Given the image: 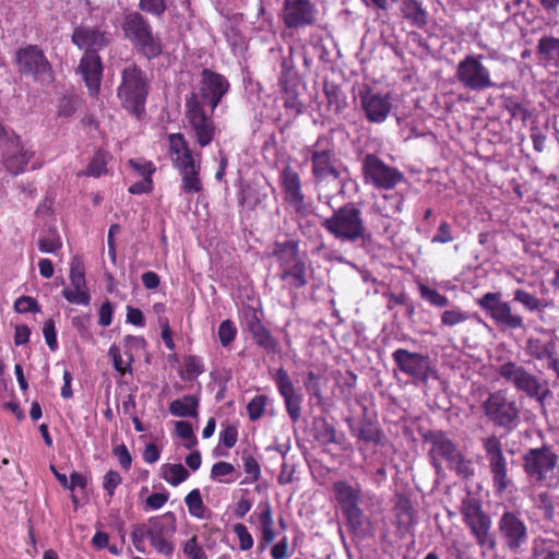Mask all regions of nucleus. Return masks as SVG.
I'll return each mask as SVG.
<instances>
[{
    "instance_id": "1",
    "label": "nucleus",
    "mask_w": 559,
    "mask_h": 559,
    "mask_svg": "<svg viewBox=\"0 0 559 559\" xmlns=\"http://www.w3.org/2000/svg\"><path fill=\"white\" fill-rule=\"evenodd\" d=\"M311 162V174L318 189L338 190L342 187V162L337 158L334 144L326 136H319L306 148Z\"/></svg>"
},
{
    "instance_id": "2",
    "label": "nucleus",
    "mask_w": 559,
    "mask_h": 559,
    "mask_svg": "<svg viewBox=\"0 0 559 559\" xmlns=\"http://www.w3.org/2000/svg\"><path fill=\"white\" fill-rule=\"evenodd\" d=\"M176 527L175 514L166 512L160 516L150 518L146 523L133 525L131 540L139 552H145V538H148L157 552L171 556L175 550L173 536Z\"/></svg>"
},
{
    "instance_id": "3",
    "label": "nucleus",
    "mask_w": 559,
    "mask_h": 559,
    "mask_svg": "<svg viewBox=\"0 0 559 559\" xmlns=\"http://www.w3.org/2000/svg\"><path fill=\"white\" fill-rule=\"evenodd\" d=\"M148 90L147 75L139 66L130 63L121 71L117 96L122 107L138 118L145 111Z\"/></svg>"
},
{
    "instance_id": "4",
    "label": "nucleus",
    "mask_w": 559,
    "mask_h": 559,
    "mask_svg": "<svg viewBox=\"0 0 559 559\" xmlns=\"http://www.w3.org/2000/svg\"><path fill=\"white\" fill-rule=\"evenodd\" d=\"M213 112L205 111L204 104L195 92L186 96L185 118L191 136L201 146L210 145L215 139L218 130L213 120Z\"/></svg>"
},
{
    "instance_id": "5",
    "label": "nucleus",
    "mask_w": 559,
    "mask_h": 559,
    "mask_svg": "<svg viewBox=\"0 0 559 559\" xmlns=\"http://www.w3.org/2000/svg\"><path fill=\"white\" fill-rule=\"evenodd\" d=\"M121 27L124 37L147 59L162 53L163 45L159 37L153 34L150 22L141 13H127Z\"/></svg>"
},
{
    "instance_id": "6",
    "label": "nucleus",
    "mask_w": 559,
    "mask_h": 559,
    "mask_svg": "<svg viewBox=\"0 0 559 559\" xmlns=\"http://www.w3.org/2000/svg\"><path fill=\"white\" fill-rule=\"evenodd\" d=\"M321 225L329 234L341 241L356 242L362 240L366 228L360 211L353 203H347L324 218Z\"/></svg>"
},
{
    "instance_id": "7",
    "label": "nucleus",
    "mask_w": 559,
    "mask_h": 559,
    "mask_svg": "<svg viewBox=\"0 0 559 559\" xmlns=\"http://www.w3.org/2000/svg\"><path fill=\"white\" fill-rule=\"evenodd\" d=\"M522 460L523 471L528 478L548 488L557 485L554 471L558 465L559 455L551 445L543 444L539 448H531L524 453Z\"/></svg>"
},
{
    "instance_id": "8",
    "label": "nucleus",
    "mask_w": 559,
    "mask_h": 559,
    "mask_svg": "<svg viewBox=\"0 0 559 559\" xmlns=\"http://www.w3.org/2000/svg\"><path fill=\"white\" fill-rule=\"evenodd\" d=\"M461 513L477 545L493 551L498 546L497 535L496 532H492L491 519L483 511L480 502L474 498L463 500Z\"/></svg>"
},
{
    "instance_id": "9",
    "label": "nucleus",
    "mask_w": 559,
    "mask_h": 559,
    "mask_svg": "<svg viewBox=\"0 0 559 559\" xmlns=\"http://www.w3.org/2000/svg\"><path fill=\"white\" fill-rule=\"evenodd\" d=\"M483 411L487 419L495 426L513 431L521 421V411L515 401H510L503 391L490 393L483 403Z\"/></svg>"
},
{
    "instance_id": "10",
    "label": "nucleus",
    "mask_w": 559,
    "mask_h": 559,
    "mask_svg": "<svg viewBox=\"0 0 559 559\" xmlns=\"http://www.w3.org/2000/svg\"><path fill=\"white\" fill-rule=\"evenodd\" d=\"M488 469L491 475L492 486L497 493L502 495L512 486L509 475V463L503 452L501 440L492 435L481 440Z\"/></svg>"
},
{
    "instance_id": "11",
    "label": "nucleus",
    "mask_w": 559,
    "mask_h": 559,
    "mask_svg": "<svg viewBox=\"0 0 559 559\" xmlns=\"http://www.w3.org/2000/svg\"><path fill=\"white\" fill-rule=\"evenodd\" d=\"M496 535L503 547L514 555L522 554L530 539L525 521L518 512L510 510L500 515Z\"/></svg>"
},
{
    "instance_id": "12",
    "label": "nucleus",
    "mask_w": 559,
    "mask_h": 559,
    "mask_svg": "<svg viewBox=\"0 0 559 559\" xmlns=\"http://www.w3.org/2000/svg\"><path fill=\"white\" fill-rule=\"evenodd\" d=\"M16 64L21 74L31 75L34 81L43 85L53 81L51 64L44 51L35 45H28L16 51Z\"/></svg>"
},
{
    "instance_id": "13",
    "label": "nucleus",
    "mask_w": 559,
    "mask_h": 559,
    "mask_svg": "<svg viewBox=\"0 0 559 559\" xmlns=\"http://www.w3.org/2000/svg\"><path fill=\"white\" fill-rule=\"evenodd\" d=\"M477 305L498 325L510 330L524 328L523 317L513 313L510 302L502 300L500 292L486 293L477 299Z\"/></svg>"
},
{
    "instance_id": "14",
    "label": "nucleus",
    "mask_w": 559,
    "mask_h": 559,
    "mask_svg": "<svg viewBox=\"0 0 559 559\" xmlns=\"http://www.w3.org/2000/svg\"><path fill=\"white\" fill-rule=\"evenodd\" d=\"M498 373L506 381L512 383L518 391L525 393L531 399H536L542 404L550 393L548 389L539 393L542 389L539 379L516 362L508 361L502 364L499 367Z\"/></svg>"
},
{
    "instance_id": "15",
    "label": "nucleus",
    "mask_w": 559,
    "mask_h": 559,
    "mask_svg": "<svg viewBox=\"0 0 559 559\" xmlns=\"http://www.w3.org/2000/svg\"><path fill=\"white\" fill-rule=\"evenodd\" d=\"M333 490L335 499L340 504L343 514L352 530L362 531L365 516L358 507L360 500V490L347 481L338 480L334 483Z\"/></svg>"
},
{
    "instance_id": "16",
    "label": "nucleus",
    "mask_w": 559,
    "mask_h": 559,
    "mask_svg": "<svg viewBox=\"0 0 559 559\" xmlns=\"http://www.w3.org/2000/svg\"><path fill=\"white\" fill-rule=\"evenodd\" d=\"M483 55L466 56L457 64L456 78L466 88L483 91L495 86L489 70L481 63Z\"/></svg>"
},
{
    "instance_id": "17",
    "label": "nucleus",
    "mask_w": 559,
    "mask_h": 559,
    "mask_svg": "<svg viewBox=\"0 0 559 559\" xmlns=\"http://www.w3.org/2000/svg\"><path fill=\"white\" fill-rule=\"evenodd\" d=\"M230 84L221 73L210 69H203L201 72L200 88L198 96L203 104L207 103L211 111H214L223 97L228 93Z\"/></svg>"
},
{
    "instance_id": "18",
    "label": "nucleus",
    "mask_w": 559,
    "mask_h": 559,
    "mask_svg": "<svg viewBox=\"0 0 559 559\" xmlns=\"http://www.w3.org/2000/svg\"><path fill=\"white\" fill-rule=\"evenodd\" d=\"M70 286L62 290L64 299L74 305L88 306L91 295L85 280V269L82 260L74 257L70 263Z\"/></svg>"
},
{
    "instance_id": "19",
    "label": "nucleus",
    "mask_w": 559,
    "mask_h": 559,
    "mask_svg": "<svg viewBox=\"0 0 559 559\" xmlns=\"http://www.w3.org/2000/svg\"><path fill=\"white\" fill-rule=\"evenodd\" d=\"M318 10L310 0H285L283 21L288 28L311 26L317 22Z\"/></svg>"
},
{
    "instance_id": "20",
    "label": "nucleus",
    "mask_w": 559,
    "mask_h": 559,
    "mask_svg": "<svg viewBox=\"0 0 559 559\" xmlns=\"http://www.w3.org/2000/svg\"><path fill=\"white\" fill-rule=\"evenodd\" d=\"M393 359L401 371L424 383L428 381L429 374L432 372L428 356L397 349L393 353Z\"/></svg>"
},
{
    "instance_id": "21",
    "label": "nucleus",
    "mask_w": 559,
    "mask_h": 559,
    "mask_svg": "<svg viewBox=\"0 0 559 559\" xmlns=\"http://www.w3.org/2000/svg\"><path fill=\"white\" fill-rule=\"evenodd\" d=\"M424 439L431 444L429 456L432 466L438 473L442 468L438 456L444 459L449 465L461 453L457 445L442 430L428 431Z\"/></svg>"
},
{
    "instance_id": "22",
    "label": "nucleus",
    "mask_w": 559,
    "mask_h": 559,
    "mask_svg": "<svg viewBox=\"0 0 559 559\" xmlns=\"http://www.w3.org/2000/svg\"><path fill=\"white\" fill-rule=\"evenodd\" d=\"M276 388L284 399L285 408L294 423H297L301 415L302 395L295 388L288 372L284 368H278L274 376Z\"/></svg>"
},
{
    "instance_id": "23",
    "label": "nucleus",
    "mask_w": 559,
    "mask_h": 559,
    "mask_svg": "<svg viewBox=\"0 0 559 559\" xmlns=\"http://www.w3.org/2000/svg\"><path fill=\"white\" fill-rule=\"evenodd\" d=\"M280 180L285 192V200L297 213H306L307 204L301 191V179L298 173L290 166H286L281 171Z\"/></svg>"
},
{
    "instance_id": "24",
    "label": "nucleus",
    "mask_w": 559,
    "mask_h": 559,
    "mask_svg": "<svg viewBox=\"0 0 559 559\" xmlns=\"http://www.w3.org/2000/svg\"><path fill=\"white\" fill-rule=\"evenodd\" d=\"M392 512L394 516V524L396 525L400 534L404 535L408 533L416 523V511L411 501V493L407 490L395 492Z\"/></svg>"
},
{
    "instance_id": "25",
    "label": "nucleus",
    "mask_w": 559,
    "mask_h": 559,
    "mask_svg": "<svg viewBox=\"0 0 559 559\" xmlns=\"http://www.w3.org/2000/svg\"><path fill=\"white\" fill-rule=\"evenodd\" d=\"M72 41L80 49H85L86 52L97 53L109 44L110 38L108 33L98 28L80 26L73 31Z\"/></svg>"
},
{
    "instance_id": "26",
    "label": "nucleus",
    "mask_w": 559,
    "mask_h": 559,
    "mask_svg": "<svg viewBox=\"0 0 559 559\" xmlns=\"http://www.w3.org/2000/svg\"><path fill=\"white\" fill-rule=\"evenodd\" d=\"M80 70L90 94L93 96L97 95L103 74L100 57L94 52H85L80 62Z\"/></svg>"
},
{
    "instance_id": "27",
    "label": "nucleus",
    "mask_w": 559,
    "mask_h": 559,
    "mask_svg": "<svg viewBox=\"0 0 559 559\" xmlns=\"http://www.w3.org/2000/svg\"><path fill=\"white\" fill-rule=\"evenodd\" d=\"M169 155L174 167L177 170L195 165L199 162L194 159L189 144L182 133H171L168 135Z\"/></svg>"
},
{
    "instance_id": "28",
    "label": "nucleus",
    "mask_w": 559,
    "mask_h": 559,
    "mask_svg": "<svg viewBox=\"0 0 559 559\" xmlns=\"http://www.w3.org/2000/svg\"><path fill=\"white\" fill-rule=\"evenodd\" d=\"M5 146L8 147L3 157L4 167L13 175L23 173L32 157V153L22 146L20 139L14 134H12V139Z\"/></svg>"
},
{
    "instance_id": "29",
    "label": "nucleus",
    "mask_w": 559,
    "mask_h": 559,
    "mask_svg": "<svg viewBox=\"0 0 559 559\" xmlns=\"http://www.w3.org/2000/svg\"><path fill=\"white\" fill-rule=\"evenodd\" d=\"M360 103L369 121H384V97L379 92H374L371 88L361 91Z\"/></svg>"
},
{
    "instance_id": "30",
    "label": "nucleus",
    "mask_w": 559,
    "mask_h": 559,
    "mask_svg": "<svg viewBox=\"0 0 559 559\" xmlns=\"http://www.w3.org/2000/svg\"><path fill=\"white\" fill-rule=\"evenodd\" d=\"M536 53L543 64L559 68V38L543 36L537 43Z\"/></svg>"
},
{
    "instance_id": "31",
    "label": "nucleus",
    "mask_w": 559,
    "mask_h": 559,
    "mask_svg": "<svg viewBox=\"0 0 559 559\" xmlns=\"http://www.w3.org/2000/svg\"><path fill=\"white\" fill-rule=\"evenodd\" d=\"M248 330L257 345L263 347L269 353L275 354L278 352L277 341L255 316L248 322Z\"/></svg>"
},
{
    "instance_id": "32",
    "label": "nucleus",
    "mask_w": 559,
    "mask_h": 559,
    "mask_svg": "<svg viewBox=\"0 0 559 559\" xmlns=\"http://www.w3.org/2000/svg\"><path fill=\"white\" fill-rule=\"evenodd\" d=\"M271 255L276 258L280 265V270L288 267L293 263L302 260L299 257L298 243L294 240L275 242L273 245Z\"/></svg>"
},
{
    "instance_id": "33",
    "label": "nucleus",
    "mask_w": 559,
    "mask_h": 559,
    "mask_svg": "<svg viewBox=\"0 0 559 559\" xmlns=\"http://www.w3.org/2000/svg\"><path fill=\"white\" fill-rule=\"evenodd\" d=\"M364 176L367 183L384 187V163L376 155L368 154L364 159Z\"/></svg>"
},
{
    "instance_id": "34",
    "label": "nucleus",
    "mask_w": 559,
    "mask_h": 559,
    "mask_svg": "<svg viewBox=\"0 0 559 559\" xmlns=\"http://www.w3.org/2000/svg\"><path fill=\"white\" fill-rule=\"evenodd\" d=\"M280 277L292 289H300L307 285L306 263L300 260L281 270Z\"/></svg>"
},
{
    "instance_id": "35",
    "label": "nucleus",
    "mask_w": 559,
    "mask_h": 559,
    "mask_svg": "<svg viewBox=\"0 0 559 559\" xmlns=\"http://www.w3.org/2000/svg\"><path fill=\"white\" fill-rule=\"evenodd\" d=\"M179 171L181 177V191L185 194H195L203 190L202 180L200 177L201 164L191 165L182 168Z\"/></svg>"
},
{
    "instance_id": "36",
    "label": "nucleus",
    "mask_w": 559,
    "mask_h": 559,
    "mask_svg": "<svg viewBox=\"0 0 559 559\" xmlns=\"http://www.w3.org/2000/svg\"><path fill=\"white\" fill-rule=\"evenodd\" d=\"M199 399L194 395H185L182 399L169 404V412L177 417H197Z\"/></svg>"
},
{
    "instance_id": "37",
    "label": "nucleus",
    "mask_w": 559,
    "mask_h": 559,
    "mask_svg": "<svg viewBox=\"0 0 559 559\" xmlns=\"http://www.w3.org/2000/svg\"><path fill=\"white\" fill-rule=\"evenodd\" d=\"M525 350L527 355L537 360L551 358V355L556 354V342L550 340L549 342L544 343L539 338L531 337L526 342Z\"/></svg>"
},
{
    "instance_id": "38",
    "label": "nucleus",
    "mask_w": 559,
    "mask_h": 559,
    "mask_svg": "<svg viewBox=\"0 0 559 559\" xmlns=\"http://www.w3.org/2000/svg\"><path fill=\"white\" fill-rule=\"evenodd\" d=\"M403 16L417 26L427 24V12L416 0H404L401 4Z\"/></svg>"
},
{
    "instance_id": "39",
    "label": "nucleus",
    "mask_w": 559,
    "mask_h": 559,
    "mask_svg": "<svg viewBox=\"0 0 559 559\" xmlns=\"http://www.w3.org/2000/svg\"><path fill=\"white\" fill-rule=\"evenodd\" d=\"M189 513L200 520L209 518V509L204 506L199 489L191 490L185 498Z\"/></svg>"
},
{
    "instance_id": "40",
    "label": "nucleus",
    "mask_w": 559,
    "mask_h": 559,
    "mask_svg": "<svg viewBox=\"0 0 559 559\" xmlns=\"http://www.w3.org/2000/svg\"><path fill=\"white\" fill-rule=\"evenodd\" d=\"M162 477L173 486H178L189 477V472L182 464H165L162 466Z\"/></svg>"
},
{
    "instance_id": "41",
    "label": "nucleus",
    "mask_w": 559,
    "mask_h": 559,
    "mask_svg": "<svg viewBox=\"0 0 559 559\" xmlns=\"http://www.w3.org/2000/svg\"><path fill=\"white\" fill-rule=\"evenodd\" d=\"M449 467L463 479H469L475 474L472 460L466 459L462 452L449 464Z\"/></svg>"
},
{
    "instance_id": "42",
    "label": "nucleus",
    "mask_w": 559,
    "mask_h": 559,
    "mask_svg": "<svg viewBox=\"0 0 559 559\" xmlns=\"http://www.w3.org/2000/svg\"><path fill=\"white\" fill-rule=\"evenodd\" d=\"M269 403V397L263 394L255 395L247 404V413L251 421L259 420L264 414Z\"/></svg>"
},
{
    "instance_id": "43",
    "label": "nucleus",
    "mask_w": 559,
    "mask_h": 559,
    "mask_svg": "<svg viewBox=\"0 0 559 559\" xmlns=\"http://www.w3.org/2000/svg\"><path fill=\"white\" fill-rule=\"evenodd\" d=\"M513 300L520 302L530 311H539L544 308L540 299L524 289H516L513 294Z\"/></svg>"
},
{
    "instance_id": "44",
    "label": "nucleus",
    "mask_w": 559,
    "mask_h": 559,
    "mask_svg": "<svg viewBox=\"0 0 559 559\" xmlns=\"http://www.w3.org/2000/svg\"><path fill=\"white\" fill-rule=\"evenodd\" d=\"M79 98L72 95H63L58 102V117L68 119L74 115Z\"/></svg>"
},
{
    "instance_id": "45",
    "label": "nucleus",
    "mask_w": 559,
    "mask_h": 559,
    "mask_svg": "<svg viewBox=\"0 0 559 559\" xmlns=\"http://www.w3.org/2000/svg\"><path fill=\"white\" fill-rule=\"evenodd\" d=\"M217 335L222 346H229L237 335L235 323L231 320H224L218 326Z\"/></svg>"
},
{
    "instance_id": "46",
    "label": "nucleus",
    "mask_w": 559,
    "mask_h": 559,
    "mask_svg": "<svg viewBox=\"0 0 559 559\" xmlns=\"http://www.w3.org/2000/svg\"><path fill=\"white\" fill-rule=\"evenodd\" d=\"M280 85L284 94L283 97L285 107L300 111L301 103L298 98L296 90L294 87H290L288 85V82H286L284 79L280 80Z\"/></svg>"
},
{
    "instance_id": "47",
    "label": "nucleus",
    "mask_w": 559,
    "mask_h": 559,
    "mask_svg": "<svg viewBox=\"0 0 559 559\" xmlns=\"http://www.w3.org/2000/svg\"><path fill=\"white\" fill-rule=\"evenodd\" d=\"M108 155L104 152H98L95 154L93 159L91 160L85 175L92 177H99L106 173Z\"/></svg>"
},
{
    "instance_id": "48",
    "label": "nucleus",
    "mask_w": 559,
    "mask_h": 559,
    "mask_svg": "<svg viewBox=\"0 0 559 559\" xmlns=\"http://www.w3.org/2000/svg\"><path fill=\"white\" fill-rule=\"evenodd\" d=\"M182 550L188 559H207L205 551L198 543L197 536H192L190 539H188L183 544Z\"/></svg>"
},
{
    "instance_id": "49",
    "label": "nucleus",
    "mask_w": 559,
    "mask_h": 559,
    "mask_svg": "<svg viewBox=\"0 0 559 559\" xmlns=\"http://www.w3.org/2000/svg\"><path fill=\"white\" fill-rule=\"evenodd\" d=\"M419 289L421 297L427 299L431 305L440 308L448 306L449 299L447 296L441 295L438 290L431 289L425 285H420Z\"/></svg>"
},
{
    "instance_id": "50",
    "label": "nucleus",
    "mask_w": 559,
    "mask_h": 559,
    "mask_svg": "<svg viewBox=\"0 0 559 559\" xmlns=\"http://www.w3.org/2000/svg\"><path fill=\"white\" fill-rule=\"evenodd\" d=\"M234 533L239 540V548L241 550H249L253 546V537L248 531L247 526L242 523H237L233 527Z\"/></svg>"
},
{
    "instance_id": "51",
    "label": "nucleus",
    "mask_w": 559,
    "mask_h": 559,
    "mask_svg": "<svg viewBox=\"0 0 559 559\" xmlns=\"http://www.w3.org/2000/svg\"><path fill=\"white\" fill-rule=\"evenodd\" d=\"M176 431H177V435L187 441V443L185 444L186 448L190 449L192 447L195 445L197 443V438L193 433V429H192V426L190 423L188 421H177L176 423Z\"/></svg>"
},
{
    "instance_id": "52",
    "label": "nucleus",
    "mask_w": 559,
    "mask_h": 559,
    "mask_svg": "<svg viewBox=\"0 0 559 559\" xmlns=\"http://www.w3.org/2000/svg\"><path fill=\"white\" fill-rule=\"evenodd\" d=\"M506 109L509 111L512 118H518L523 122L532 117V111L527 107L514 100H509L506 104Z\"/></svg>"
},
{
    "instance_id": "53",
    "label": "nucleus",
    "mask_w": 559,
    "mask_h": 559,
    "mask_svg": "<svg viewBox=\"0 0 559 559\" xmlns=\"http://www.w3.org/2000/svg\"><path fill=\"white\" fill-rule=\"evenodd\" d=\"M139 8L146 13L162 16L167 7L165 0H140Z\"/></svg>"
},
{
    "instance_id": "54",
    "label": "nucleus",
    "mask_w": 559,
    "mask_h": 559,
    "mask_svg": "<svg viewBox=\"0 0 559 559\" xmlns=\"http://www.w3.org/2000/svg\"><path fill=\"white\" fill-rule=\"evenodd\" d=\"M243 469L250 481H257L261 477V467L258 461L250 454L242 455Z\"/></svg>"
},
{
    "instance_id": "55",
    "label": "nucleus",
    "mask_w": 559,
    "mask_h": 559,
    "mask_svg": "<svg viewBox=\"0 0 559 559\" xmlns=\"http://www.w3.org/2000/svg\"><path fill=\"white\" fill-rule=\"evenodd\" d=\"M305 388L307 392L317 399L322 397L321 377L320 374L309 371L305 380Z\"/></svg>"
},
{
    "instance_id": "56",
    "label": "nucleus",
    "mask_w": 559,
    "mask_h": 559,
    "mask_svg": "<svg viewBox=\"0 0 559 559\" xmlns=\"http://www.w3.org/2000/svg\"><path fill=\"white\" fill-rule=\"evenodd\" d=\"M62 243L59 236L52 234L46 237H41L38 240V249L44 253H56Z\"/></svg>"
},
{
    "instance_id": "57",
    "label": "nucleus",
    "mask_w": 559,
    "mask_h": 559,
    "mask_svg": "<svg viewBox=\"0 0 559 559\" xmlns=\"http://www.w3.org/2000/svg\"><path fill=\"white\" fill-rule=\"evenodd\" d=\"M108 355L112 359V364L115 369L121 374H126L127 372L131 371L130 364L126 362L120 354V349L116 345H111Z\"/></svg>"
},
{
    "instance_id": "58",
    "label": "nucleus",
    "mask_w": 559,
    "mask_h": 559,
    "mask_svg": "<svg viewBox=\"0 0 559 559\" xmlns=\"http://www.w3.org/2000/svg\"><path fill=\"white\" fill-rule=\"evenodd\" d=\"M467 318L468 316L459 309L445 310L441 314V323L447 326H453L466 321Z\"/></svg>"
},
{
    "instance_id": "59",
    "label": "nucleus",
    "mask_w": 559,
    "mask_h": 559,
    "mask_svg": "<svg viewBox=\"0 0 559 559\" xmlns=\"http://www.w3.org/2000/svg\"><path fill=\"white\" fill-rule=\"evenodd\" d=\"M122 478L117 471H109L104 476L103 487L111 498L115 489L121 484Z\"/></svg>"
},
{
    "instance_id": "60",
    "label": "nucleus",
    "mask_w": 559,
    "mask_h": 559,
    "mask_svg": "<svg viewBox=\"0 0 559 559\" xmlns=\"http://www.w3.org/2000/svg\"><path fill=\"white\" fill-rule=\"evenodd\" d=\"M14 309L20 313L38 312L39 307L36 300L28 296H22L14 302Z\"/></svg>"
},
{
    "instance_id": "61",
    "label": "nucleus",
    "mask_w": 559,
    "mask_h": 559,
    "mask_svg": "<svg viewBox=\"0 0 559 559\" xmlns=\"http://www.w3.org/2000/svg\"><path fill=\"white\" fill-rule=\"evenodd\" d=\"M183 365L187 373L190 377H198L199 374L204 372L203 364L201 359L197 356L189 355L185 357Z\"/></svg>"
},
{
    "instance_id": "62",
    "label": "nucleus",
    "mask_w": 559,
    "mask_h": 559,
    "mask_svg": "<svg viewBox=\"0 0 559 559\" xmlns=\"http://www.w3.org/2000/svg\"><path fill=\"white\" fill-rule=\"evenodd\" d=\"M43 334H44V337H45V341H46L48 347L51 350H56L58 347V342H57L55 321L52 319H49L44 323Z\"/></svg>"
},
{
    "instance_id": "63",
    "label": "nucleus",
    "mask_w": 559,
    "mask_h": 559,
    "mask_svg": "<svg viewBox=\"0 0 559 559\" xmlns=\"http://www.w3.org/2000/svg\"><path fill=\"white\" fill-rule=\"evenodd\" d=\"M451 226L448 222L443 221L438 227L437 234L432 237V243H449L453 241Z\"/></svg>"
},
{
    "instance_id": "64",
    "label": "nucleus",
    "mask_w": 559,
    "mask_h": 559,
    "mask_svg": "<svg viewBox=\"0 0 559 559\" xmlns=\"http://www.w3.org/2000/svg\"><path fill=\"white\" fill-rule=\"evenodd\" d=\"M238 440V430L235 426L228 425L219 432V441L227 449L233 448Z\"/></svg>"
}]
</instances>
